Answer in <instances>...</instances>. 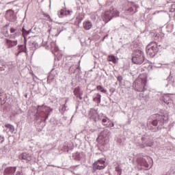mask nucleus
<instances>
[{"label":"nucleus","mask_w":175,"mask_h":175,"mask_svg":"<svg viewBox=\"0 0 175 175\" xmlns=\"http://www.w3.org/2000/svg\"><path fill=\"white\" fill-rule=\"evenodd\" d=\"M83 27L85 31H90L92 28V23L89 21H85L83 23Z\"/></svg>","instance_id":"obj_14"},{"label":"nucleus","mask_w":175,"mask_h":175,"mask_svg":"<svg viewBox=\"0 0 175 175\" xmlns=\"http://www.w3.org/2000/svg\"><path fill=\"white\" fill-rule=\"evenodd\" d=\"M133 64L142 65L144 62V53L140 50L134 51V55L132 58Z\"/></svg>","instance_id":"obj_3"},{"label":"nucleus","mask_w":175,"mask_h":175,"mask_svg":"<svg viewBox=\"0 0 175 175\" xmlns=\"http://www.w3.org/2000/svg\"><path fill=\"white\" fill-rule=\"evenodd\" d=\"M116 172H117L118 175H121L122 174V170H121L120 166L116 167Z\"/></svg>","instance_id":"obj_23"},{"label":"nucleus","mask_w":175,"mask_h":175,"mask_svg":"<svg viewBox=\"0 0 175 175\" xmlns=\"http://www.w3.org/2000/svg\"><path fill=\"white\" fill-rule=\"evenodd\" d=\"M100 120L103 126H106V128H113V126H114V123L107 116H103Z\"/></svg>","instance_id":"obj_6"},{"label":"nucleus","mask_w":175,"mask_h":175,"mask_svg":"<svg viewBox=\"0 0 175 175\" xmlns=\"http://www.w3.org/2000/svg\"><path fill=\"white\" fill-rule=\"evenodd\" d=\"M146 85L147 76L145 74H141L134 82V86L139 92L145 91Z\"/></svg>","instance_id":"obj_1"},{"label":"nucleus","mask_w":175,"mask_h":175,"mask_svg":"<svg viewBox=\"0 0 175 175\" xmlns=\"http://www.w3.org/2000/svg\"><path fill=\"white\" fill-rule=\"evenodd\" d=\"M16 170H17L16 167H8L5 169L4 173L5 174H14V173H16Z\"/></svg>","instance_id":"obj_12"},{"label":"nucleus","mask_w":175,"mask_h":175,"mask_svg":"<svg viewBox=\"0 0 175 175\" xmlns=\"http://www.w3.org/2000/svg\"><path fill=\"white\" fill-rule=\"evenodd\" d=\"M48 117H49V115H47V116H46L45 120H47Z\"/></svg>","instance_id":"obj_31"},{"label":"nucleus","mask_w":175,"mask_h":175,"mask_svg":"<svg viewBox=\"0 0 175 175\" xmlns=\"http://www.w3.org/2000/svg\"><path fill=\"white\" fill-rule=\"evenodd\" d=\"M51 49L52 50H54L55 51H58V46H56L55 43L53 42L51 44Z\"/></svg>","instance_id":"obj_25"},{"label":"nucleus","mask_w":175,"mask_h":175,"mask_svg":"<svg viewBox=\"0 0 175 175\" xmlns=\"http://www.w3.org/2000/svg\"><path fill=\"white\" fill-rule=\"evenodd\" d=\"M105 163V161L103 159L97 160L95 163H93L94 170H103V169L106 167V165Z\"/></svg>","instance_id":"obj_5"},{"label":"nucleus","mask_w":175,"mask_h":175,"mask_svg":"<svg viewBox=\"0 0 175 175\" xmlns=\"http://www.w3.org/2000/svg\"><path fill=\"white\" fill-rule=\"evenodd\" d=\"M158 53V44L155 42H150L146 46V54L150 57H154Z\"/></svg>","instance_id":"obj_4"},{"label":"nucleus","mask_w":175,"mask_h":175,"mask_svg":"<svg viewBox=\"0 0 175 175\" xmlns=\"http://www.w3.org/2000/svg\"><path fill=\"white\" fill-rule=\"evenodd\" d=\"M73 13L71 10H66V9L63 8L58 11L57 16L59 17V18H62L63 17H68V16H70Z\"/></svg>","instance_id":"obj_8"},{"label":"nucleus","mask_w":175,"mask_h":175,"mask_svg":"<svg viewBox=\"0 0 175 175\" xmlns=\"http://www.w3.org/2000/svg\"><path fill=\"white\" fill-rule=\"evenodd\" d=\"M107 132L106 131H103L101 133H100V135H102V136H103V135H105V133H107Z\"/></svg>","instance_id":"obj_30"},{"label":"nucleus","mask_w":175,"mask_h":175,"mask_svg":"<svg viewBox=\"0 0 175 175\" xmlns=\"http://www.w3.org/2000/svg\"><path fill=\"white\" fill-rule=\"evenodd\" d=\"M152 124L154 126H157L158 125V120H153Z\"/></svg>","instance_id":"obj_29"},{"label":"nucleus","mask_w":175,"mask_h":175,"mask_svg":"<svg viewBox=\"0 0 175 175\" xmlns=\"http://www.w3.org/2000/svg\"><path fill=\"white\" fill-rule=\"evenodd\" d=\"M19 159H24L25 161H27V162H30V161H32V156L27 152H23L18 157Z\"/></svg>","instance_id":"obj_9"},{"label":"nucleus","mask_w":175,"mask_h":175,"mask_svg":"<svg viewBox=\"0 0 175 175\" xmlns=\"http://www.w3.org/2000/svg\"><path fill=\"white\" fill-rule=\"evenodd\" d=\"M84 17H85L84 13H80L77 16V20H79V21H83V20L84 19Z\"/></svg>","instance_id":"obj_22"},{"label":"nucleus","mask_w":175,"mask_h":175,"mask_svg":"<svg viewBox=\"0 0 175 175\" xmlns=\"http://www.w3.org/2000/svg\"><path fill=\"white\" fill-rule=\"evenodd\" d=\"M98 139H100V136L98 137Z\"/></svg>","instance_id":"obj_32"},{"label":"nucleus","mask_w":175,"mask_h":175,"mask_svg":"<svg viewBox=\"0 0 175 175\" xmlns=\"http://www.w3.org/2000/svg\"><path fill=\"white\" fill-rule=\"evenodd\" d=\"M157 117L161 124H165V122L169 120V117L166 116L157 115Z\"/></svg>","instance_id":"obj_16"},{"label":"nucleus","mask_w":175,"mask_h":175,"mask_svg":"<svg viewBox=\"0 0 175 175\" xmlns=\"http://www.w3.org/2000/svg\"><path fill=\"white\" fill-rule=\"evenodd\" d=\"M18 53H16V57H18L21 53H27V45H18Z\"/></svg>","instance_id":"obj_13"},{"label":"nucleus","mask_w":175,"mask_h":175,"mask_svg":"<svg viewBox=\"0 0 175 175\" xmlns=\"http://www.w3.org/2000/svg\"><path fill=\"white\" fill-rule=\"evenodd\" d=\"M38 110H41V111H43V113H49V109L47 106L42 105L38 107Z\"/></svg>","instance_id":"obj_20"},{"label":"nucleus","mask_w":175,"mask_h":175,"mask_svg":"<svg viewBox=\"0 0 175 175\" xmlns=\"http://www.w3.org/2000/svg\"><path fill=\"white\" fill-rule=\"evenodd\" d=\"M5 18L8 20V21H11L14 23L16 20V15H14V12L12 10H8L5 13Z\"/></svg>","instance_id":"obj_7"},{"label":"nucleus","mask_w":175,"mask_h":175,"mask_svg":"<svg viewBox=\"0 0 175 175\" xmlns=\"http://www.w3.org/2000/svg\"><path fill=\"white\" fill-rule=\"evenodd\" d=\"M119 16L120 12L117 9L110 7L102 14L101 17L105 23H109L113 17H118Z\"/></svg>","instance_id":"obj_2"},{"label":"nucleus","mask_w":175,"mask_h":175,"mask_svg":"<svg viewBox=\"0 0 175 175\" xmlns=\"http://www.w3.org/2000/svg\"><path fill=\"white\" fill-rule=\"evenodd\" d=\"M102 98V96L100 94H96V97L93 99L94 102H96L98 105L100 103V98Z\"/></svg>","instance_id":"obj_19"},{"label":"nucleus","mask_w":175,"mask_h":175,"mask_svg":"<svg viewBox=\"0 0 175 175\" xmlns=\"http://www.w3.org/2000/svg\"><path fill=\"white\" fill-rule=\"evenodd\" d=\"M10 32V33H15V35H17V29L14 27H11Z\"/></svg>","instance_id":"obj_24"},{"label":"nucleus","mask_w":175,"mask_h":175,"mask_svg":"<svg viewBox=\"0 0 175 175\" xmlns=\"http://www.w3.org/2000/svg\"><path fill=\"white\" fill-rule=\"evenodd\" d=\"M5 46L8 49H12V47H14V46H17V40H11L5 38Z\"/></svg>","instance_id":"obj_10"},{"label":"nucleus","mask_w":175,"mask_h":175,"mask_svg":"<svg viewBox=\"0 0 175 175\" xmlns=\"http://www.w3.org/2000/svg\"><path fill=\"white\" fill-rule=\"evenodd\" d=\"M131 3L132 4V6L128 10V11L130 12L131 14H133L136 13V12H137V7L133 5V3Z\"/></svg>","instance_id":"obj_18"},{"label":"nucleus","mask_w":175,"mask_h":175,"mask_svg":"<svg viewBox=\"0 0 175 175\" xmlns=\"http://www.w3.org/2000/svg\"><path fill=\"white\" fill-rule=\"evenodd\" d=\"M96 90H98V91H100V92H103V94H106L107 92V90H105V88H103L100 85L96 86Z\"/></svg>","instance_id":"obj_21"},{"label":"nucleus","mask_w":175,"mask_h":175,"mask_svg":"<svg viewBox=\"0 0 175 175\" xmlns=\"http://www.w3.org/2000/svg\"><path fill=\"white\" fill-rule=\"evenodd\" d=\"M5 128H8V129H10V131L13 130L14 129V127L13 126H12V124H6L5 125Z\"/></svg>","instance_id":"obj_26"},{"label":"nucleus","mask_w":175,"mask_h":175,"mask_svg":"<svg viewBox=\"0 0 175 175\" xmlns=\"http://www.w3.org/2000/svg\"><path fill=\"white\" fill-rule=\"evenodd\" d=\"M117 80L118 81H119V83H121V81H122V76L121 75L118 76Z\"/></svg>","instance_id":"obj_28"},{"label":"nucleus","mask_w":175,"mask_h":175,"mask_svg":"<svg viewBox=\"0 0 175 175\" xmlns=\"http://www.w3.org/2000/svg\"><path fill=\"white\" fill-rule=\"evenodd\" d=\"M29 33L28 31H26L25 29H23V36H25V35H28Z\"/></svg>","instance_id":"obj_27"},{"label":"nucleus","mask_w":175,"mask_h":175,"mask_svg":"<svg viewBox=\"0 0 175 175\" xmlns=\"http://www.w3.org/2000/svg\"><path fill=\"white\" fill-rule=\"evenodd\" d=\"M74 95L76 96V98H79L80 100L83 99V93L80 92V87H77L74 89L73 91Z\"/></svg>","instance_id":"obj_11"},{"label":"nucleus","mask_w":175,"mask_h":175,"mask_svg":"<svg viewBox=\"0 0 175 175\" xmlns=\"http://www.w3.org/2000/svg\"><path fill=\"white\" fill-rule=\"evenodd\" d=\"M107 60L109 62H112L113 64H117V62H118V58H117L114 55H108Z\"/></svg>","instance_id":"obj_15"},{"label":"nucleus","mask_w":175,"mask_h":175,"mask_svg":"<svg viewBox=\"0 0 175 175\" xmlns=\"http://www.w3.org/2000/svg\"><path fill=\"white\" fill-rule=\"evenodd\" d=\"M137 162L140 166H145V167H148V163H147V161L144 159H137Z\"/></svg>","instance_id":"obj_17"}]
</instances>
